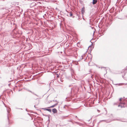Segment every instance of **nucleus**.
Here are the masks:
<instances>
[{"label":"nucleus","mask_w":127,"mask_h":127,"mask_svg":"<svg viewBox=\"0 0 127 127\" xmlns=\"http://www.w3.org/2000/svg\"><path fill=\"white\" fill-rule=\"evenodd\" d=\"M123 99L122 98H120L119 99V106H121V107H124L125 102L123 101Z\"/></svg>","instance_id":"f257e3e1"},{"label":"nucleus","mask_w":127,"mask_h":127,"mask_svg":"<svg viewBox=\"0 0 127 127\" xmlns=\"http://www.w3.org/2000/svg\"><path fill=\"white\" fill-rule=\"evenodd\" d=\"M48 107L47 108H42V109H43L44 110H47V111L50 112H51V109H48Z\"/></svg>","instance_id":"f03ea898"},{"label":"nucleus","mask_w":127,"mask_h":127,"mask_svg":"<svg viewBox=\"0 0 127 127\" xmlns=\"http://www.w3.org/2000/svg\"><path fill=\"white\" fill-rule=\"evenodd\" d=\"M58 82L60 83H62L63 82V80L62 78H60L59 80H58Z\"/></svg>","instance_id":"7ed1b4c3"},{"label":"nucleus","mask_w":127,"mask_h":127,"mask_svg":"<svg viewBox=\"0 0 127 127\" xmlns=\"http://www.w3.org/2000/svg\"><path fill=\"white\" fill-rule=\"evenodd\" d=\"M93 48V45H91L88 48V49L92 51V49Z\"/></svg>","instance_id":"20e7f679"},{"label":"nucleus","mask_w":127,"mask_h":127,"mask_svg":"<svg viewBox=\"0 0 127 127\" xmlns=\"http://www.w3.org/2000/svg\"><path fill=\"white\" fill-rule=\"evenodd\" d=\"M58 103V102H57L54 105H52L50 107H48V108H53L55 106L57 105Z\"/></svg>","instance_id":"39448f33"},{"label":"nucleus","mask_w":127,"mask_h":127,"mask_svg":"<svg viewBox=\"0 0 127 127\" xmlns=\"http://www.w3.org/2000/svg\"><path fill=\"white\" fill-rule=\"evenodd\" d=\"M52 112L54 113H56L57 112V110L55 108L53 109H52Z\"/></svg>","instance_id":"423d86ee"},{"label":"nucleus","mask_w":127,"mask_h":127,"mask_svg":"<svg viewBox=\"0 0 127 127\" xmlns=\"http://www.w3.org/2000/svg\"><path fill=\"white\" fill-rule=\"evenodd\" d=\"M97 2V0H93V4H96Z\"/></svg>","instance_id":"0eeeda50"},{"label":"nucleus","mask_w":127,"mask_h":127,"mask_svg":"<svg viewBox=\"0 0 127 127\" xmlns=\"http://www.w3.org/2000/svg\"><path fill=\"white\" fill-rule=\"evenodd\" d=\"M85 11V8L84 7H83L82 9L81 10V12L83 14Z\"/></svg>","instance_id":"6e6552de"},{"label":"nucleus","mask_w":127,"mask_h":127,"mask_svg":"<svg viewBox=\"0 0 127 127\" xmlns=\"http://www.w3.org/2000/svg\"><path fill=\"white\" fill-rule=\"evenodd\" d=\"M127 69L126 68V69H125L123 70V72H125V73H126V71H127Z\"/></svg>","instance_id":"1a4fd4ad"},{"label":"nucleus","mask_w":127,"mask_h":127,"mask_svg":"<svg viewBox=\"0 0 127 127\" xmlns=\"http://www.w3.org/2000/svg\"><path fill=\"white\" fill-rule=\"evenodd\" d=\"M69 15L71 17L72 16V14L71 12H70Z\"/></svg>","instance_id":"9d476101"},{"label":"nucleus","mask_w":127,"mask_h":127,"mask_svg":"<svg viewBox=\"0 0 127 127\" xmlns=\"http://www.w3.org/2000/svg\"><path fill=\"white\" fill-rule=\"evenodd\" d=\"M33 94V95L37 96V97H39V96L37 95H36V94H35L34 93H33L32 94Z\"/></svg>","instance_id":"9b49d317"},{"label":"nucleus","mask_w":127,"mask_h":127,"mask_svg":"<svg viewBox=\"0 0 127 127\" xmlns=\"http://www.w3.org/2000/svg\"><path fill=\"white\" fill-rule=\"evenodd\" d=\"M62 24L61 23H61H60V25L61 28V27H62Z\"/></svg>","instance_id":"f8f14e48"},{"label":"nucleus","mask_w":127,"mask_h":127,"mask_svg":"<svg viewBox=\"0 0 127 127\" xmlns=\"http://www.w3.org/2000/svg\"><path fill=\"white\" fill-rule=\"evenodd\" d=\"M28 91H29V92H31V93H32V94L33 93V92H32V91H30L29 90H28Z\"/></svg>","instance_id":"ddd939ff"},{"label":"nucleus","mask_w":127,"mask_h":127,"mask_svg":"<svg viewBox=\"0 0 127 127\" xmlns=\"http://www.w3.org/2000/svg\"><path fill=\"white\" fill-rule=\"evenodd\" d=\"M6 109H7V114L8 115V114H9V113H8V110H7V108Z\"/></svg>","instance_id":"4468645a"},{"label":"nucleus","mask_w":127,"mask_h":127,"mask_svg":"<svg viewBox=\"0 0 127 127\" xmlns=\"http://www.w3.org/2000/svg\"><path fill=\"white\" fill-rule=\"evenodd\" d=\"M56 101V102H57V101L56 100H53V101Z\"/></svg>","instance_id":"2eb2a0df"},{"label":"nucleus","mask_w":127,"mask_h":127,"mask_svg":"<svg viewBox=\"0 0 127 127\" xmlns=\"http://www.w3.org/2000/svg\"><path fill=\"white\" fill-rule=\"evenodd\" d=\"M35 105H34V107H35Z\"/></svg>","instance_id":"dca6fc26"},{"label":"nucleus","mask_w":127,"mask_h":127,"mask_svg":"<svg viewBox=\"0 0 127 127\" xmlns=\"http://www.w3.org/2000/svg\"><path fill=\"white\" fill-rule=\"evenodd\" d=\"M8 119H9V118L8 117Z\"/></svg>","instance_id":"f3484780"},{"label":"nucleus","mask_w":127,"mask_h":127,"mask_svg":"<svg viewBox=\"0 0 127 127\" xmlns=\"http://www.w3.org/2000/svg\"><path fill=\"white\" fill-rule=\"evenodd\" d=\"M3 103V104H4V105H5V104H4V103Z\"/></svg>","instance_id":"a211bd4d"}]
</instances>
